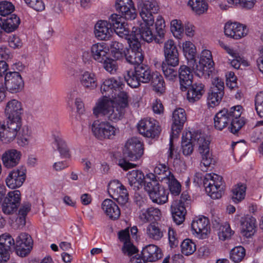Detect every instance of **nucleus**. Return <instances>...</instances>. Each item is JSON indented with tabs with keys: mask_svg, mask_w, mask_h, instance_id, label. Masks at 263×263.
Segmentation results:
<instances>
[{
	"mask_svg": "<svg viewBox=\"0 0 263 263\" xmlns=\"http://www.w3.org/2000/svg\"><path fill=\"white\" fill-rule=\"evenodd\" d=\"M137 7L139 15L143 21L139 28V33L133 34L140 37L143 40L150 43L153 40L156 43L161 44L162 41L155 37L153 33L151 27L154 23V15L157 14L159 10V6L156 0H138Z\"/></svg>",
	"mask_w": 263,
	"mask_h": 263,
	"instance_id": "f03ea898",
	"label": "nucleus"
},
{
	"mask_svg": "<svg viewBox=\"0 0 263 263\" xmlns=\"http://www.w3.org/2000/svg\"><path fill=\"white\" fill-rule=\"evenodd\" d=\"M21 153L15 149L6 151L3 155L2 159L4 166L10 168L16 166L21 159Z\"/></svg>",
	"mask_w": 263,
	"mask_h": 263,
	"instance_id": "c756f323",
	"label": "nucleus"
},
{
	"mask_svg": "<svg viewBox=\"0 0 263 263\" xmlns=\"http://www.w3.org/2000/svg\"><path fill=\"white\" fill-rule=\"evenodd\" d=\"M135 69L130 70L127 71V73L124 76V79L127 84L132 88H137L140 85L141 83L138 75L135 72Z\"/></svg>",
	"mask_w": 263,
	"mask_h": 263,
	"instance_id": "8fccbe9b",
	"label": "nucleus"
},
{
	"mask_svg": "<svg viewBox=\"0 0 263 263\" xmlns=\"http://www.w3.org/2000/svg\"><path fill=\"white\" fill-rule=\"evenodd\" d=\"M31 209V204L29 202L23 203L18 211V215L21 222H23L25 223V218L28 213Z\"/></svg>",
	"mask_w": 263,
	"mask_h": 263,
	"instance_id": "69168bd1",
	"label": "nucleus"
},
{
	"mask_svg": "<svg viewBox=\"0 0 263 263\" xmlns=\"http://www.w3.org/2000/svg\"><path fill=\"white\" fill-rule=\"evenodd\" d=\"M161 216L160 210L154 207L142 209L139 214V218L143 222L158 221L160 219Z\"/></svg>",
	"mask_w": 263,
	"mask_h": 263,
	"instance_id": "58836bf2",
	"label": "nucleus"
},
{
	"mask_svg": "<svg viewBox=\"0 0 263 263\" xmlns=\"http://www.w3.org/2000/svg\"><path fill=\"white\" fill-rule=\"evenodd\" d=\"M167 234L170 247L172 248L177 247L179 243V240L175 231L169 227Z\"/></svg>",
	"mask_w": 263,
	"mask_h": 263,
	"instance_id": "0e129e2a",
	"label": "nucleus"
},
{
	"mask_svg": "<svg viewBox=\"0 0 263 263\" xmlns=\"http://www.w3.org/2000/svg\"><path fill=\"white\" fill-rule=\"evenodd\" d=\"M79 80L81 85L86 89L91 90L97 87V78L93 72L85 71L80 76Z\"/></svg>",
	"mask_w": 263,
	"mask_h": 263,
	"instance_id": "4c0bfd02",
	"label": "nucleus"
},
{
	"mask_svg": "<svg viewBox=\"0 0 263 263\" xmlns=\"http://www.w3.org/2000/svg\"><path fill=\"white\" fill-rule=\"evenodd\" d=\"M26 172L24 167L11 171L6 179L7 186L12 189L21 187L26 179Z\"/></svg>",
	"mask_w": 263,
	"mask_h": 263,
	"instance_id": "5701e85b",
	"label": "nucleus"
},
{
	"mask_svg": "<svg viewBox=\"0 0 263 263\" xmlns=\"http://www.w3.org/2000/svg\"><path fill=\"white\" fill-rule=\"evenodd\" d=\"M246 186L242 183H238L232 189V199L235 203H238L245 198L246 196Z\"/></svg>",
	"mask_w": 263,
	"mask_h": 263,
	"instance_id": "de8ad7c7",
	"label": "nucleus"
},
{
	"mask_svg": "<svg viewBox=\"0 0 263 263\" xmlns=\"http://www.w3.org/2000/svg\"><path fill=\"white\" fill-rule=\"evenodd\" d=\"M91 129L94 136L101 140H114L120 133L119 127L108 121L95 122Z\"/></svg>",
	"mask_w": 263,
	"mask_h": 263,
	"instance_id": "423d86ee",
	"label": "nucleus"
},
{
	"mask_svg": "<svg viewBox=\"0 0 263 263\" xmlns=\"http://www.w3.org/2000/svg\"><path fill=\"white\" fill-rule=\"evenodd\" d=\"M112 33L109 23L107 21L100 20L95 26L96 37L99 40L107 41L110 39Z\"/></svg>",
	"mask_w": 263,
	"mask_h": 263,
	"instance_id": "cd10ccee",
	"label": "nucleus"
},
{
	"mask_svg": "<svg viewBox=\"0 0 263 263\" xmlns=\"http://www.w3.org/2000/svg\"><path fill=\"white\" fill-rule=\"evenodd\" d=\"M129 48H126L124 58L126 61L133 65L142 64L144 55L142 52L141 44L136 35H132L127 39Z\"/></svg>",
	"mask_w": 263,
	"mask_h": 263,
	"instance_id": "0eeeda50",
	"label": "nucleus"
},
{
	"mask_svg": "<svg viewBox=\"0 0 263 263\" xmlns=\"http://www.w3.org/2000/svg\"><path fill=\"white\" fill-rule=\"evenodd\" d=\"M14 10V6L8 1L0 2V15L2 16L9 15Z\"/></svg>",
	"mask_w": 263,
	"mask_h": 263,
	"instance_id": "680f3d73",
	"label": "nucleus"
},
{
	"mask_svg": "<svg viewBox=\"0 0 263 263\" xmlns=\"http://www.w3.org/2000/svg\"><path fill=\"white\" fill-rule=\"evenodd\" d=\"M165 26L164 19L161 16L158 15L155 22V28L157 35L160 37L159 39L161 41L164 37Z\"/></svg>",
	"mask_w": 263,
	"mask_h": 263,
	"instance_id": "052dcab7",
	"label": "nucleus"
},
{
	"mask_svg": "<svg viewBox=\"0 0 263 263\" xmlns=\"http://www.w3.org/2000/svg\"><path fill=\"white\" fill-rule=\"evenodd\" d=\"M166 182L168 184L170 191L172 194L177 196L180 194L181 192V185L175 178L174 175L171 176V177Z\"/></svg>",
	"mask_w": 263,
	"mask_h": 263,
	"instance_id": "4d7b16f0",
	"label": "nucleus"
},
{
	"mask_svg": "<svg viewBox=\"0 0 263 263\" xmlns=\"http://www.w3.org/2000/svg\"><path fill=\"white\" fill-rule=\"evenodd\" d=\"M187 4L192 11L198 15L203 14L208 9V5L205 0H189Z\"/></svg>",
	"mask_w": 263,
	"mask_h": 263,
	"instance_id": "37998d69",
	"label": "nucleus"
},
{
	"mask_svg": "<svg viewBox=\"0 0 263 263\" xmlns=\"http://www.w3.org/2000/svg\"><path fill=\"white\" fill-rule=\"evenodd\" d=\"M233 234V231H232L230 224L225 222L220 226L218 232V236L220 240H226L229 239Z\"/></svg>",
	"mask_w": 263,
	"mask_h": 263,
	"instance_id": "603ef678",
	"label": "nucleus"
},
{
	"mask_svg": "<svg viewBox=\"0 0 263 263\" xmlns=\"http://www.w3.org/2000/svg\"><path fill=\"white\" fill-rule=\"evenodd\" d=\"M242 110L241 105H236L219 111L214 118L215 128L221 130L230 124L229 130L234 134L237 133L246 122L245 118L241 117Z\"/></svg>",
	"mask_w": 263,
	"mask_h": 263,
	"instance_id": "20e7f679",
	"label": "nucleus"
},
{
	"mask_svg": "<svg viewBox=\"0 0 263 263\" xmlns=\"http://www.w3.org/2000/svg\"><path fill=\"white\" fill-rule=\"evenodd\" d=\"M154 173L156 175L158 180L160 181H167L171 176L173 175L168 167L164 164H158L154 168Z\"/></svg>",
	"mask_w": 263,
	"mask_h": 263,
	"instance_id": "a18cd8bd",
	"label": "nucleus"
},
{
	"mask_svg": "<svg viewBox=\"0 0 263 263\" xmlns=\"http://www.w3.org/2000/svg\"><path fill=\"white\" fill-rule=\"evenodd\" d=\"M33 240L30 235L26 233L20 234L16 238L15 249L21 254H28L32 249Z\"/></svg>",
	"mask_w": 263,
	"mask_h": 263,
	"instance_id": "a878e982",
	"label": "nucleus"
},
{
	"mask_svg": "<svg viewBox=\"0 0 263 263\" xmlns=\"http://www.w3.org/2000/svg\"><path fill=\"white\" fill-rule=\"evenodd\" d=\"M224 92L217 91L215 88H211L208 97V103L210 107L218 105L221 101Z\"/></svg>",
	"mask_w": 263,
	"mask_h": 263,
	"instance_id": "49530a36",
	"label": "nucleus"
},
{
	"mask_svg": "<svg viewBox=\"0 0 263 263\" xmlns=\"http://www.w3.org/2000/svg\"><path fill=\"white\" fill-rule=\"evenodd\" d=\"M163 52L167 64L174 67L179 65V52L174 41L168 40L164 43Z\"/></svg>",
	"mask_w": 263,
	"mask_h": 263,
	"instance_id": "6ab92c4d",
	"label": "nucleus"
},
{
	"mask_svg": "<svg viewBox=\"0 0 263 263\" xmlns=\"http://www.w3.org/2000/svg\"><path fill=\"white\" fill-rule=\"evenodd\" d=\"M22 123L7 121L6 125L0 128V140L7 144L12 142L22 128Z\"/></svg>",
	"mask_w": 263,
	"mask_h": 263,
	"instance_id": "2eb2a0df",
	"label": "nucleus"
},
{
	"mask_svg": "<svg viewBox=\"0 0 263 263\" xmlns=\"http://www.w3.org/2000/svg\"><path fill=\"white\" fill-rule=\"evenodd\" d=\"M124 86L120 78L105 80L101 86L102 93L105 94L98 99L93 107L94 115L103 116L115 122L122 119L128 104V95L123 90Z\"/></svg>",
	"mask_w": 263,
	"mask_h": 263,
	"instance_id": "f257e3e1",
	"label": "nucleus"
},
{
	"mask_svg": "<svg viewBox=\"0 0 263 263\" xmlns=\"http://www.w3.org/2000/svg\"><path fill=\"white\" fill-rule=\"evenodd\" d=\"M181 252L185 255L188 256L193 254L196 250L195 243L190 239H185L181 245Z\"/></svg>",
	"mask_w": 263,
	"mask_h": 263,
	"instance_id": "5fc2aeb1",
	"label": "nucleus"
},
{
	"mask_svg": "<svg viewBox=\"0 0 263 263\" xmlns=\"http://www.w3.org/2000/svg\"><path fill=\"white\" fill-rule=\"evenodd\" d=\"M222 177L216 174H206L203 185L207 194L213 199H219L224 193Z\"/></svg>",
	"mask_w": 263,
	"mask_h": 263,
	"instance_id": "39448f33",
	"label": "nucleus"
},
{
	"mask_svg": "<svg viewBox=\"0 0 263 263\" xmlns=\"http://www.w3.org/2000/svg\"><path fill=\"white\" fill-rule=\"evenodd\" d=\"M150 82L154 90L157 93L162 95L165 92V85L164 79L158 72H155L153 73Z\"/></svg>",
	"mask_w": 263,
	"mask_h": 263,
	"instance_id": "79ce46f5",
	"label": "nucleus"
},
{
	"mask_svg": "<svg viewBox=\"0 0 263 263\" xmlns=\"http://www.w3.org/2000/svg\"><path fill=\"white\" fill-rule=\"evenodd\" d=\"M186 98L191 103L198 101L205 92L204 85L201 82L192 84L187 89Z\"/></svg>",
	"mask_w": 263,
	"mask_h": 263,
	"instance_id": "7c9ffc66",
	"label": "nucleus"
},
{
	"mask_svg": "<svg viewBox=\"0 0 263 263\" xmlns=\"http://www.w3.org/2000/svg\"><path fill=\"white\" fill-rule=\"evenodd\" d=\"M241 233L242 235L247 238L253 236L256 229V219L255 218L250 216H246L241 218Z\"/></svg>",
	"mask_w": 263,
	"mask_h": 263,
	"instance_id": "473e14b6",
	"label": "nucleus"
},
{
	"mask_svg": "<svg viewBox=\"0 0 263 263\" xmlns=\"http://www.w3.org/2000/svg\"><path fill=\"white\" fill-rule=\"evenodd\" d=\"M193 64L191 66L186 65L180 66L178 74L179 79L180 88L182 91L187 90L188 87L193 83ZM189 66H190L189 65Z\"/></svg>",
	"mask_w": 263,
	"mask_h": 263,
	"instance_id": "412c9836",
	"label": "nucleus"
},
{
	"mask_svg": "<svg viewBox=\"0 0 263 263\" xmlns=\"http://www.w3.org/2000/svg\"><path fill=\"white\" fill-rule=\"evenodd\" d=\"M139 133L144 137L155 138L160 132V127L156 120L153 118L141 120L137 124Z\"/></svg>",
	"mask_w": 263,
	"mask_h": 263,
	"instance_id": "9b49d317",
	"label": "nucleus"
},
{
	"mask_svg": "<svg viewBox=\"0 0 263 263\" xmlns=\"http://www.w3.org/2000/svg\"><path fill=\"white\" fill-rule=\"evenodd\" d=\"M191 228L193 231L203 238L210 231L209 220L204 216L197 218L193 220Z\"/></svg>",
	"mask_w": 263,
	"mask_h": 263,
	"instance_id": "c85d7f7f",
	"label": "nucleus"
},
{
	"mask_svg": "<svg viewBox=\"0 0 263 263\" xmlns=\"http://www.w3.org/2000/svg\"><path fill=\"white\" fill-rule=\"evenodd\" d=\"M108 48L104 43L93 44L91 47L92 58L98 62L102 63L108 55Z\"/></svg>",
	"mask_w": 263,
	"mask_h": 263,
	"instance_id": "e433bc0d",
	"label": "nucleus"
},
{
	"mask_svg": "<svg viewBox=\"0 0 263 263\" xmlns=\"http://www.w3.org/2000/svg\"><path fill=\"white\" fill-rule=\"evenodd\" d=\"M246 255V250L241 246H238L231 250L230 256V259L234 262L241 261Z\"/></svg>",
	"mask_w": 263,
	"mask_h": 263,
	"instance_id": "3c124183",
	"label": "nucleus"
},
{
	"mask_svg": "<svg viewBox=\"0 0 263 263\" xmlns=\"http://www.w3.org/2000/svg\"><path fill=\"white\" fill-rule=\"evenodd\" d=\"M183 50L187 59H190V61L188 62V64L191 66L192 63H195L196 60L195 59V54L196 53V48L194 45L190 41H186L183 44Z\"/></svg>",
	"mask_w": 263,
	"mask_h": 263,
	"instance_id": "09e8293b",
	"label": "nucleus"
},
{
	"mask_svg": "<svg viewBox=\"0 0 263 263\" xmlns=\"http://www.w3.org/2000/svg\"><path fill=\"white\" fill-rule=\"evenodd\" d=\"M17 135L22 140L23 144L26 145L30 139L31 130L28 126H24L22 127V130L19 131Z\"/></svg>",
	"mask_w": 263,
	"mask_h": 263,
	"instance_id": "e2e57ef3",
	"label": "nucleus"
},
{
	"mask_svg": "<svg viewBox=\"0 0 263 263\" xmlns=\"http://www.w3.org/2000/svg\"><path fill=\"white\" fill-rule=\"evenodd\" d=\"M21 23L20 17L15 14H12L6 18L0 17V38L5 32L11 33L17 29Z\"/></svg>",
	"mask_w": 263,
	"mask_h": 263,
	"instance_id": "b1692460",
	"label": "nucleus"
},
{
	"mask_svg": "<svg viewBox=\"0 0 263 263\" xmlns=\"http://www.w3.org/2000/svg\"><path fill=\"white\" fill-rule=\"evenodd\" d=\"M26 4L37 11L44 9L45 6L42 0H24Z\"/></svg>",
	"mask_w": 263,
	"mask_h": 263,
	"instance_id": "774afa93",
	"label": "nucleus"
},
{
	"mask_svg": "<svg viewBox=\"0 0 263 263\" xmlns=\"http://www.w3.org/2000/svg\"><path fill=\"white\" fill-rule=\"evenodd\" d=\"M255 105L257 115L263 118V92H260L256 96ZM258 124L263 125V120L258 122Z\"/></svg>",
	"mask_w": 263,
	"mask_h": 263,
	"instance_id": "6e6d98bb",
	"label": "nucleus"
},
{
	"mask_svg": "<svg viewBox=\"0 0 263 263\" xmlns=\"http://www.w3.org/2000/svg\"><path fill=\"white\" fill-rule=\"evenodd\" d=\"M21 200L18 190L9 192L5 197L2 204V210L6 215H11L16 212Z\"/></svg>",
	"mask_w": 263,
	"mask_h": 263,
	"instance_id": "4468645a",
	"label": "nucleus"
},
{
	"mask_svg": "<svg viewBox=\"0 0 263 263\" xmlns=\"http://www.w3.org/2000/svg\"><path fill=\"white\" fill-rule=\"evenodd\" d=\"M5 85L8 91L14 93L21 91L24 88V83L19 72L9 71L5 76Z\"/></svg>",
	"mask_w": 263,
	"mask_h": 263,
	"instance_id": "f3484780",
	"label": "nucleus"
},
{
	"mask_svg": "<svg viewBox=\"0 0 263 263\" xmlns=\"http://www.w3.org/2000/svg\"><path fill=\"white\" fill-rule=\"evenodd\" d=\"M171 30L175 37L180 39L183 32V28L181 22L177 20L172 21Z\"/></svg>",
	"mask_w": 263,
	"mask_h": 263,
	"instance_id": "13d9d810",
	"label": "nucleus"
},
{
	"mask_svg": "<svg viewBox=\"0 0 263 263\" xmlns=\"http://www.w3.org/2000/svg\"><path fill=\"white\" fill-rule=\"evenodd\" d=\"M166 229L158 222H152L146 227V235L151 239L155 241H159L164 236Z\"/></svg>",
	"mask_w": 263,
	"mask_h": 263,
	"instance_id": "f704fd0d",
	"label": "nucleus"
},
{
	"mask_svg": "<svg viewBox=\"0 0 263 263\" xmlns=\"http://www.w3.org/2000/svg\"><path fill=\"white\" fill-rule=\"evenodd\" d=\"M24 108L21 102L15 99L8 101L5 106V115L7 121L22 123Z\"/></svg>",
	"mask_w": 263,
	"mask_h": 263,
	"instance_id": "6e6552de",
	"label": "nucleus"
},
{
	"mask_svg": "<svg viewBox=\"0 0 263 263\" xmlns=\"http://www.w3.org/2000/svg\"><path fill=\"white\" fill-rule=\"evenodd\" d=\"M102 208L106 215L111 220H117L120 216L121 211L119 206L110 199H106L103 201Z\"/></svg>",
	"mask_w": 263,
	"mask_h": 263,
	"instance_id": "2f4dec72",
	"label": "nucleus"
},
{
	"mask_svg": "<svg viewBox=\"0 0 263 263\" xmlns=\"http://www.w3.org/2000/svg\"><path fill=\"white\" fill-rule=\"evenodd\" d=\"M122 251L125 255L129 256H132L138 252V249L130 242H126L123 244L122 248Z\"/></svg>",
	"mask_w": 263,
	"mask_h": 263,
	"instance_id": "338daca9",
	"label": "nucleus"
},
{
	"mask_svg": "<svg viewBox=\"0 0 263 263\" xmlns=\"http://www.w3.org/2000/svg\"><path fill=\"white\" fill-rule=\"evenodd\" d=\"M116 11L123 18L126 20H134L137 13L133 0H117L115 4Z\"/></svg>",
	"mask_w": 263,
	"mask_h": 263,
	"instance_id": "dca6fc26",
	"label": "nucleus"
},
{
	"mask_svg": "<svg viewBox=\"0 0 263 263\" xmlns=\"http://www.w3.org/2000/svg\"><path fill=\"white\" fill-rule=\"evenodd\" d=\"M122 18L120 15L114 13L109 16L107 22L110 28L113 29L118 36L126 39L133 35L129 34V30L126 27L125 22L122 21Z\"/></svg>",
	"mask_w": 263,
	"mask_h": 263,
	"instance_id": "aec40b11",
	"label": "nucleus"
},
{
	"mask_svg": "<svg viewBox=\"0 0 263 263\" xmlns=\"http://www.w3.org/2000/svg\"><path fill=\"white\" fill-rule=\"evenodd\" d=\"M186 120V117L184 109L181 108L175 109L173 113L171 135L178 136L182 129Z\"/></svg>",
	"mask_w": 263,
	"mask_h": 263,
	"instance_id": "393cba45",
	"label": "nucleus"
},
{
	"mask_svg": "<svg viewBox=\"0 0 263 263\" xmlns=\"http://www.w3.org/2000/svg\"><path fill=\"white\" fill-rule=\"evenodd\" d=\"M145 190L148 192L150 199L154 203L163 204L168 200V192L159 183L152 182L145 186Z\"/></svg>",
	"mask_w": 263,
	"mask_h": 263,
	"instance_id": "9d476101",
	"label": "nucleus"
},
{
	"mask_svg": "<svg viewBox=\"0 0 263 263\" xmlns=\"http://www.w3.org/2000/svg\"><path fill=\"white\" fill-rule=\"evenodd\" d=\"M110 48L111 54L116 60H120L124 58L126 48H124L122 43L116 41H111Z\"/></svg>",
	"mask_w": 263,
	"mask_h": 263,
	"instance_id": "c03bdc74",
	"label": "nucleus"
},
{
	"mask_svg": "<svg viewBox=\"0 0 263 263\" xmlns=\"http://www.w3.org/2000/svg\"><path fill=\"white\" fill-rule=\"evenodd\" d=\"M109 196L121 205H124L128 200L126 189L118 180L111 181L108 185Z\"/></svg>",
	"mask_w": 263,
	"mask_h": 263,
	"instance_id": "f8f14e48",
	"label": "nucleus"
},
{
	"mask_svg": "<svg viewBox=\"0 0 263 263\" xmlns=\"http://www.w3.org/2000/svg\"><path fill=\"white\" fill-rule=\"evenodd\" d=\"M170 66L171 65H168L167 63H163L161 68L165 78L169 81H173L177 78L178 72Z\"/></svg>",
	"mask_w": 263,
	"mask_h": 263,
	"instance_id": "864d4df0",
	"label": "nucleus"
},
{
	"mask_svg": "<svg viewBox=\"0 0 263 263\" xmlns=\"http://www.w3.org/2000/svg\"><path fill=\"white\" fill-rule=\"evenodd\" d=\"M210 142L206 140L204 135L201 133L191 132L183 134L182 136L181 148L183 154L185 156L191 155L194 150L195 144L198 145V151L201 155V163L205 167H209L211 164L213 159L210 153Z\"/></svg>",
	"mask_w": 263,
	"mask_h": 263,
	"instance_id": "7ed1b4c3",
	"label": "nucleus"
},
{
	"mask_svg": "<svg viewBox=\"0 0 263 263\" xmlns=\"http://www.w3.org/2000/svg\"><path fill=\"white\" fill-rule=\"evenodd\" d=\"M142 254L147 261L154 262L162 257L161 249L155 245H148L145 246L142 251Z\"/></svg>",
	"mask_w": 263,
	"mask_h": 263,
	"instance_id": "c9c22d12",
	"label": "nucleus"
},
{
	"mask_svg": "<svg viewBox=\"0 0 263 263\" xmlns=\"http://www.w3.org/2000/svg\"><path fill=\"white\" fill-rule=\"evenodd\" d=\"M173 219L177 225L183 223L185 220L186 211L184 203L181 201H174L171 206Z\"/></svg>",
	"mask_w": 263,
	"mask_h": 263,
	"instance_id": "bb28decb",
	"label": "nucleus"
},
{
	"mask_svg": "<svg viewBox=\"0 0 263 263\" xmlns=\"http://www.w3.org/2000/svg\"><path fill=\"white\" fill-rule=\"evenodd\" d=\"M124 153L131 161L139 160L144 153L143 142L138 138H131L125 143Z\"/></svg>",
	"mask_w": 263,
	"mask_h": 263,
	"instance_id": "1a4fd4ad",
	"label": "nucleus"
},
{
	"mask_svg": "<svg viewBox=\"0 0 263 263\" xmlns=\"http://www.w3.org/2000/svg\"><path fill=\"white\" fill-rule=\"evenodd\" d=\"M130 186L135 190H138L144 184L145 176L143 172L139 170H132L127 174Z\"/></svg>",
	"mask_w": 263,
	"mask_h": 263,
	"instance_id": "72a5a7b5",
	"label": "nucleus"
},
{
	"mask_svg": "<svg viewBox=\"0 0 263 263\" xmlns=\"http://www.w3.org/2000/svg\"><path fill=\"white\" fill-rule=\"evenodd\" d=\"M136 74L138 75V78L140 79L141 83H147L150 82L151 79L153 75L154 72H152L147 65L139 64L135 67Z\"/></svg>",
	"mask_w": 263,
	"mask_h": 263,
	"instance_id": "a19ab883",
	"label": "nucleus"
},
{
	"mask_svg": "<svg viewBox=\"0 0 263 263\" xmlns=\"http://www.w3.org/2000/svg\"><path fill=\"white\" fill-rule=\"evenodd\" d=\"M15 249V241L8 233L0 235V263L7 262L10 258V252Z\"/></svg>",
	"mask_w": 263,
	"mask_h": 263,
	"instance_id": "a211bd4d",
	"label": "nucleus"
},
{
	"mask_svg": "<svg viewBox=\"0 0 263 263\" xmlns=\"http://www.w3.org/2000/svg\"><path fill=\"white\" fill-rule=\"evenodd\" d=\"M193 69L196 70V72H201L202 74L210 76L214 70V62L212 59L211 52L207 49L202 51L199 64L196 62L192 63Z\"/></svg>",
	"mask_w": 263,
	"mask_h": 263,
	"instance_id": "ddd939ff",
	"label": "nucleus"
},
{
	"mask_svg": "<svg viewBox=\"0 0 263 263\" xmlns=\"http://www.w3.org/2000/svg\"><path fill=\"white\" fill-rule=\"evenodd\" d=\"M102 63L103 64L104 68L110 73L114 74L117 71L118 64L116 60H114L107 57Z\"/></svg>",
	"mask_w": 263,
	"mask_h": 263,
	"instance_id": "bf43d9fd",
	"label": "nucleus"
},
{
	"mask_svg": "<svg viewBox=\"0 0 263 263\" xmlns=\"http://www.w3.org/2000/svg\"><path fill=\"white\" fill-rule=\"evenodd\" d=\"M224 32L226 36L238 40L247 34L248 30L245 26L239 23L227 22L224 26Z\"/></svg>",
	"mask_w": 263,
	"mask_h": 263,
	"instance_id": "4be33fe9",
	"label": "nucleus"
},
{
	"mask_svg": "<svg viewBox=\"0 0 263 263\" xmlns=\"http://www.w3.org/2000/svg\"><path fill=\"white\" fill-rule=\"evenodd\" d=\"M52 137L61 157L63 158H69L70 157L69 150L62 138L61 133L58 130L53 131Z\"/></svg>",
	"mask_w": 263,
	"mask_h": 263,
	"instance_id": "ea45409f",
	"label": "nucleus"
}]
</instances>
